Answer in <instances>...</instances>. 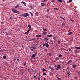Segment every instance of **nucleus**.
Wrapping results in <instances>:
<instances>
[{
  "mask_svg": "<svg viewBox=\"0 0 80 80\" xmlns=\"http://www.w3.org/2000/svg\"><path fill=\"white\" fill-rule=\"evenodd\" d=\"M11 10L12 12H14V13H18V14H19V13H20L18 11L15 10V9H14V8H12Z\"/></svg>",
  "mask_w": 80,
  "mask_h": 80,
  "instance_id": "1",
  "label": "nucleus"
},
{
  "mask_svg": "<svg viewBox=\"0 0 80 80\" xmlns=\"http://www.w3.org/2000/svg\"><path fill=\"white\" fill-rule=\"evenodd\" d=\"M30 49L31 51H33L35 49H37V48L35 47H30Z\"/></svg>",
  "mask_w": 80,
  "mask_h": 80,
  "instance_id": "2",
  "label": "nucleus"
},
{
  "mask_svg": "<svg viewBox=\"0 0 80 80\" xmlns=\"http://www.w3.org/2000/svg\"><path fill=\"white\" fill-rule=\"evenodd\" d=\"M57 68H56V70H59V69H60V67H61L60 66V65H58L57 66Z\"/></svg>",
  "mask_w": 80,
  "mask_h": 80,
  "instance_id": "3",
  "label": "nucleus"
},
{
  "mask_svg": "<svg viewBox=\"0 0 80 80\" xmlns=\"http://www.w3.org/2000/svg\"><path fill=\"white\" fill-rule=\"evenodd\" d=\"M28 16L29 17L30 16H29V14H28V13H25V15H24V17H27Z\"/></svg>",
  "mask_w": 80,
  "mask_h": 80,
  "instance_id": "4",
  "label": "nucleus"
},
{
  "mask_svg": "<svg viewBox=\"0 0 80 80\" xmlns=\"http://www.w3.org/2000/svg\"><path fill=\"white\" fill-rule=\"evenodd\" d=\"M28 27H29L28 30H29V31H30L31 30V28H32V27H31V26L29 24L28 25Z\"/></svg>",
  "mask_w": 80,
  "mask_h": 80,
  "instance_id": "5",
  "label": "nucleus"
},
{
  "mask_svg": "<svg viewBox=\"0 0 80 80\" xmlns=\"http://www.w3.org/2000/svg\"><path fill=\"white\" fill-rule=\"evenodd\" d=\"M36 56V54H34L32 55L31 57L32 58H35Z\"/></svg>",
  "mask_w": 80,
  "mask_h": 80,
  "instance_id": "6",
  "label": "nucleus"
},
{
  "mask_svg": "<svg viewBox=\"0 0 80 80\" xmlns=\"http://www.w3.org/2000/svg\"><path fill=\"white\" fill-rule=\"evenodd\" d=\"M72 60H70L67 63V64H69L70 63H72Z\"/></svg>",
  "mask_w": 80,
  "mask_h": 80,
  "instance_id": "7",
  "label": "nucleus"
},
{
  "mask_svg": "<svg viewBox=\"0 0 80 80\" xmlns=\"http://www.w3.org/2000/svg\"><path fill=\"white\" fill-rule=\"evenodd\" d=\"M36 37H41L42 35L40 34L37 35L36 36Z\"/></svg>",
  "mask_w": 80,
  "mask_h": 80,
  "instance_id": "8",
  "label": "nucleus"
},
{
  "mask_svg": "<svg viewBox=\"0 0 80 80\" xmlns=\"http://www.w3.org/2000/svg\"><path fill=\"white\" fill-rule=\"evenodd\" d=\"M43 35H46L47 34V32H45L43 31Z\"/></svg>",
  "mask_w": 80,
  "mask_h": 80,
  "instance_id": "9",
  "label": "nucleus"
},
{
  "mask_svg": "<svg viewBox=\"0 0 80 80\" xmlns=\"http://www.w3.org/2000/svg\"><path fill=\"white\" fill-rule=\"evenodd\" d=\"M72 67H73L74 68H76V67H77V65H75V64H73Z\"/></svg>",
  "mask_w": 80,
  "mask_h": 80,
  "instance_id": "10",
  "label": "nucleus"
},
{
  "mask_svg": "<svg viewBox=\"0 0 80 80\" xmlns=\"http://www.w3.org/2000/svg\"><path fill=\"white\" fill-rule=\"evenodd\" d=\"M48 40H49V38H45L44 41H48Z\"/></svg>",
  "mask_w": 80,
  "mask_h": 80,
  "instance_id": "11",
  "label": "nucleus"
},
{
  "mask_svg": "<svg viewBox=\"0 0 80 80\" xmlns=\"http://www.w3.org/2000/svg\"><path fill=\"white\" fill-rule=\"evenodd\" d=\"M45 46L46 47H48V46H49V45H48V43H45Z\"/></svg>",
  "mask_w": 80,
  "mask_h": 80,
  "instance_id": "12",
  "label": "nucleus"
},
{
  "mask_svg": "<svg viewBox=\"0 0 80 80\" xmlns=\"http://www.w3.org/2000/svg\"><path fill=\"white\" fill-rule=\"evenodd\" d=\"M41 6H42L44 7V6H45V4H44V3H43L42 2L41 3Z\"/></svg>",
  "mask_w": 80,
  "mask_h": 80,
  "instance_id": "13",
  "label": "nucleus"
},
{
  "mask_svg": "<svg viewBox=\"0 0 80 80\" xmlns=\"http://www.w3.org/2000/svg\"><path fill=\"white\" fill-rule=\"evenodd\" d=\"M30 31L29 30H28L25 33V34H28V33H29V31Z\"/></svg>",
  "mask_w": 80,
  "mask_h": 80,
  "instance_id": "14",
  "label": "nucleus"
},
{
  "mask_svg": "<svg viewBox=\"0 0 80 80\" xmlns=\"http://www.w3.org/2000/svg\"><path fill=\"white\" fill-rule=\"evenodd\" d=\"M72 32H70L68 33V35H72Z\"/></svg>",
  "mask_w": 80,
  "mask_h": 80,
  "instance_id": "15",
  "label": "nucleus"
},
{
  "mask_svg": "<svg viewBox=\"0 0 80 80\" xmlns=\"http://www.w3.org/2000/svg\"><path fill=\"white\" fill-rule=\"evenodd\" d=\"M20 16H21V17H25V13L22 14L21 15H20Z\"/></svg>",
  "mask_w": 80,
  "mask_h": 80,
  "instance_id": "16",
  "label": "nucleus"
},
{
  "mask_svg": "<svg viewBox=\"0 0 80 80\" xmlns=\"http://www.w3.org/2000/svg\"><path fill=\"white\" fill-rule=\"evenodd\" d=\"M75 48H76V49H80V47H75Z\"/></svg>",
  "mask_w": 80,
  "mask_h": 80,
  "instance_id": "17",
  "label": "nucleus"
},
{
  "mask_svg": "<svg viewBox=\"0 0 80 80\" xmlns=\"http://www.w3.org/2000/svg\"><path fill=\"white\" fill-rule=\"evenodd\" d=\"M56 60H59V58H58V57H56Z\"/></svg>",
  "mask_w": 80,
  "mask_h": 80,
  "instance_id": "18",
  "label": "nucleus"
},
{
  "mask_svg": "<svg viewBox=\"0 0 80 80\" xmlns=\"http://www.w3.org/2000/svg\"><path fill=\"white\" fill-rule=\"evenodd\" d=\"M70 73L69 74H68V78H69L70 77Z\"/></svg>",
  "mask_w": 80,
  "mask_h": 80,
  "instance_id": "19",
  "label": "nucleus"
},
{
  "mask_svg": "<svg viewBox=\"0 0 80 80\" xmlns=\"http://www.w3.org/2000/svg\"><path fill=\"white\" fill-rule=\"evenodd\" d=\"M48 37H52V35H48Z\"/></svg>",
  "mask_w": 80,
  "mask_h": 80,
  "instance_id": "20",
  "label": "nucleus"
},
{
  "mask_svg": "<svg viewBox=\"0 0 80 80\" xmlns=\"http://www.w3.org/2000/svg\"><path fill=\"white\" fill-rule=\"evenodd\" d=\"M3 58H4V59H5L6 58V56L5 55L3 56Z\"/></svg>",
  "mask_w": 80,
  "mask_h": 80,
  "instance_id": "21",
  "label": "nucleus"
},
{
  "mask_svg": "<svg viewBox=\"0 0 80 80\" xmlns=\"http://www.w3.org/2000/svg\"><path fill=\"white\" fill-rule=\"evenodd\" d=\"M42 71H45V72L46 71V69H45V68H43L42 69Z\"/></svg>",
  "mask_w": 80,
  "mask_h": 80,
  "instance_id": "22",
  "label": "nucleus"
},
{
  "mask_svg": "<svg viewBox=\"0 0 80 80\" xmlns=\"http://www.w3.org/2000/svg\"><path fill=\"white\" fill-rule=\"evenodd\" d=\"M58 57H59V58H61V57H62V54L59 55Z\"/></svg>",
  "mask_w": 80,
  "mask_h": 80,
  "instance_id": "23",
  "label": "nucleus"
},
{
  "mask_svg": "<svg viewBox=\"0 0 80 80\" xmlns=\"http://www.w3.org/2000/svg\"><path fill=\"white\" fill-rule=\"evenodd\" d=\"M10 19H13V17H12V16H11L10 17Z\"/></svg>",
  "mask_w": 80,
  "mask_h": 80,
  "instance_id": "24",
  "label": "nucleus"
},
{
  "mask_svg": "<svg viewBox=\"0 0 80 80\" xmlns=\"http://www.w3.org/2000/svg\"><path fill=\"white\" fill-rule=\"evenodd\" d=\"M67 74L68 75V74H70V71H68L67 72Z\"/></svg>",
  "mask_w": 80,
  "mask_h": 80,
  "instance_id": "25",
  "label": "nucleus"
},
{
  "mask_svg": "<svg viewBox=\"0 0 80 80\" xmlns=\"http://www.w3.org/2000/svg\"><path fill=\"white\" fill-rule=\"evenodd\" d=\"M18 7H19V6H18V5H17V6H15V8H18Z\"/></svg>",
  "mask_w": 80,
  "mask_h": 80,
  "instance_id": "26",
  "label": "nucleus"
},
{
  "mask_svg": "<svg viewBox=\"0 0 80 80\" xmlns=\"http://www.w3.org/2000/svg\"><path fill=\"white\" fill-rule=\"evenodd\" d=\"M29 13H30V14H31V15L32 16H33V13H32V12H29Z\"/></svg>",
  "mask_w": 80,
  "mask_h": 80,
  "instance_id": "27",
  "label": "nucleus"
},
{
  "mask_svg": "<svg viewBox=\"0 0 80 80\" xmlns=\"http://www.w3.org/2000/svg\"><path fill=\"white\" fill-rule=\"evenodd\" d=\"M34 79H37V78L36 77V76H35L34 77Z\"/></svg>",
  "mask_w": 80,
  "mask_h": 80,
  "instance_id": "28",
  "label": "nucleus"
},
{
  "mask_svg": "<svg viewBox=\"0 0 80 80\" xmlns=\"http://www.w3.org/2000/svg\"><path fill=\"white\" fill-rule=\"evenodd\" d=\"M54 10H58V9L56 8H54Z\"/></svg>",
  "mask_w": 80,
  "mask_h": 80,
  "instance_id": "29",
  "label": "nucleus"
},
{
  "mask_svg": "<svg viewBox=\"0 0 80 80\" xmlns=\"http://www.w3.org/2000/svg\"><path fill=\"white\" fill-rule=\"evenodd\" d=\"M59 2H62V0H58Z\"/></svg>",
  "mask_w": 80,
  "mask_h": 80,
  "instance_id": "30",
  "label": "nucleus"
},
{
  "mask_svg": "<svg viewBox=\"0 0 80 80\" xmlns=\"http://www.w3.org/2000/svg\"><path fill=\"white\" fill-rule=\"evenodd\" d=\"M36 15H38V12H37L36 13Z\"/></svg>",
  "mask_w": 80,
  "mask_h": 80,
  "instance_id": "31",
  "label": "nucleus"
},
{
  "mask_svg": "<svg viewBox=\"0 0 80 80\" xmlns=\"http://www.w3.org/2000/svg\"><path fill=\"white\" fill-rule=\"evenodd\" d=\"M60 43H61L60 41H58V44H60Z\"/></svg>",
  "mask_w": 80,
  "mask_h": 80,
  "instance_id": "32",
  "label": "nucleus"
},
{
  "mask_svg": "<svg viewBox=\"0 0 80 80\" xmlns=\"http://www.w3.org/2000/svg\"><path fill=\"white\" fill-rule=\"evenodd\" d=\"M43 30L44 31H45V32H47V29H43Z\"/></svg>",
  "mask_w": 80,
  "mask_h": 80,
  "instance_id": "33",
  "label": "nucleus"
},
{
  "mask_svg": "<svg viewBox=\"0 0 80 80\" xmlns=\"http://www.w3.org/2000/svg\"><path fill=\"white\" fill-rule=\"evenodd\" d=\"M26 63H27V62H25L23 64V65L24 66H25L26 65Z\"/></svg>",
  "mask_w": 80,
  "mask_h": 80,
  "instance_id": "34",
  "label": "nucleus"
},
{
  "mask_svg": "<svg viewBox=\"0 0 80 80\" xmlns=\"http://www.w3.org/2000/svg\"><path fill=\"white\" fill-rule=\"evenodd\" d=\"M43 75H47V73H43Z\"/></svg>",
  "mask_w": 80,
  "mask_h": 80,
  "instance_id": "35",
  "label": "nucleus"
},
{
  "mask_svg": "<svg viewBox=\"0 0 80 80\" xmlns=\"http://www.w3.org/2000/svg\"><path fill=\"white\" fill-rule=\"evenodd\" d=\"M53 39H54V40H56V37H53Z\"/></svg>",
  "mask_w": 80,
  "mask_h": 80,
  "instance_id": "36",
  "label": "nucleus"
},
{
  "mask_svg": "<svg viewBox=\"0 0 80 80\" xmlns=\"http://www.w3.org/2000/svg\"><path fill=\"white\" fill-rule=\"evenodd\" d=\"M50 42H53V41L52 40L50 39Z\"/></svg>",
  "mask_w": 80,
  "mask_h": 80,
  "instance_id": "37",
  "label": "nucleus"
},
{
  "mask_svg": "<svg viewBox=\"0 0 80 80\" xmlns=\"http://www.w3.org/2000/svg\"><path fill=\"white\" fill-rule=\"evenodd\" d=\"M25 3V2H23V1H22V2H21V3H23V4H24Z\"/></svg>",
  "mask_w": 80,
  "mask_h": 80,
  "instance_id": "38",
  "label": "nucleus"
},
{
  "mask_svg": "<svg viewBox=\"0 0 80 80\" xmlns=\"http://www.w3.org/2000/svg\"><path fill=\"white\" fill-rule=\"evenodd\" d=\"M24 5L26 6V5H27V4H26V3H24L23 4Z\"/></svg>",
  "mask_w": 80,
  "mask_h": 80,
  "instance_id": "39",
  "label": "nucleus"
},
{
  "mask_svg": "<svg viewBox=\"0 0 80 80\" xmlns=\"http://www.w3.org/2000/svg\"><path fill=\"white\" fill-rule=\"evenodd\" d=\"M50 69H51L52 70H54V69L53 68H50Z\"/></svg>",
  "mask_w": 80,
  "mask_h": 80,
  "instance_id": "40",
  "label": "nucleus"
},
{
  "mask_svg": "<svg viewBox=\"0 0 80 80\" xmlns=\"http://www.w3.org/2000/svg\"><path fill=\"white\" fill-rule=\"evenodd\" d=\"M57 78H58V80H61V78H59L58 77H57Z\"/></svg>",
  "mask_w": 80,
  "mask_h": 80,
  "instance_id": "41",
  "label": "nucleus"
},
{
  "mask_svg": "<svg viewBox=\"0 0 80 80\" xmlns=\"http://www.w3.org/2000/svg\"><path fill=\"white\" fill-rule=\"evenodd\" d=\"M69 2H72V0H69Z\"/></svg>",
  "mask_w": 80,
  "mask_h": 80,
  "instance_id": "42",
  "label": "nucleus"
},
{
  "mask_svg": "<svg viewBox=\"0 0 80 80\" xmlns=\"http://www.w3.org/2000/svg\"><path fill=\"white\" fill-rule=\"evenodd\" d=\"M47 11H48V12H49V11H50V9H48Z\"/></svg>",
  "mask_w": 80,
  "mask_h": 80,
  "instance_id": "43",
  "label": "nucleus"
},
{
  "mask_svg": "<svg viewBox=\"0 0 80 80\" xmlns=\"http://www.w3.org/2000/svg\"><path fill=\"white\" fill-rule=\"evenodd\" d=\"M62 19H63V20H64V21H65V20H66L65 19L63 18H62Z\"/></svg>",
  "mask_w": 80,
  "mask_h": 80,
  "instance_id": "44",
  "label": "nucleus"
},
{
  "mask_svg": "<svg viewBox=\"0 0 80 80\" xmlns=\"http://www.w3.org/2000/svg\"><path fill=\"white\" fill-rule=\"evenodd\" d=\"M71 21H72V22H73V20H72V19H70Z\"/></svg>",
  "mask_w": 80,
  "mask_h": 80,
  "instance_id": "45",
  "label": "nucleus"
},
{
  "mask_svg": "<svg viewBox=\"0 0 80 80\" xmlns=\"http://www.w3.org/2000/svg\"><path fill=\"white\" fill-rule=\"evenodd\" d=\"M68 50H69V51H70V50H71V49H70V48H69L68 49Z\"/></svg>",
  "mask_w": 80,
  "mask_h": 80,
  "instance_id": "46",
  "label": "nucleus"
},
{
  "mask_svg": "<svg viewBox=\"0 0 80 80\" xmlns=\"http://www.w3.org/2000/svg\"><path fill=\"white\" fill-rule=\"evenodd\" d=\"M75 53H77V50H75Z\"/></svg>",
  "mask_w": 80,
  "mask_h": 80,
  "instance_id": "47",
  "label": "nucleus"
},
{
  "mask_svg": "<svg viewBox=\"0 0 80 80\" xmlns=\"http://www.w3.org/2000/svg\"><path fill=\"white\" fill-rule=\"evenodd\" d=\"M44 50L46 51V52H47V49H44Z\"/></svg>",
  "mask_w": 80,
  "mask_h": 80,
  "instance_id": "48",
  "label": "nucleus"
},
{
  "mask_svg": "<svg viewBox=\"0 0 80 80\" xmlns=\"http://www.w3.org/2000/svg\"><path fill=\"white\" fill-rule=\"evenodd\" d=\"M17 61H19V59L18 58L17 59Z\"/></svg>",
  "mask_w": 80,
  "mask_h": 80,
  "instance_id": "49",
  "label": "nucleus"
},
{
  "mask_svg": "<svg viewBox=\"0 0 80 80\" xmlns=\"http://www.w3.org/2000/svg\"><path fill=\"white\" fill-rule=\"evenodd\" d=\"M60 18H62V19L63 18V17H61Z\"/></svg>",
  "mask_w": 80,
  "mask_h": 80,
  "instance_id": "50",
  "label": "nucleus"
},
{
  "mask_svg": "<svg viewBox=\"0 0 80 80\" xmlns=\"http://www.w3.org/2000/svg\"><path fill=\"white\" fill-rule=\"evenodd\" d=\"M41 75H39V77H38V78H40V77Z\"/></svg>",
  "mask_w": 80,
  "mask_h": 80,
  "instance_id": "51",
  "label": "nucleus"
},
{
  "mask_svg": "<svg viewBox=\"0 0 80 80\" xmlns=\"http://www.w3.org/2000/svg\"><path fill=\"white\" fill-rule=\"evenodd\" d=\"M45 44H43V47H45Z\"/></svg>",
  "mask_w": 80,
  "mask_h": 80,
  "instance_id": "52",
  "label": "nucleus"
},
{
  "mask_svg": "<svg viewBox=\"0 0 80 80\" xmlns=\"http://www.w3.org/2000/svg\"><path fill=\"white\" fill-rule=\"evenodd\" d=\"M51 55H52V54H49V56H51Z\"/></svg>",
  "mask_w": 80,
  "mask_h": 80,
  "instance_id": "53",
  "label": "nucleus"
},
{
  "mask_svg": "<svg viewBox=\"0 0 80 80\" xmlns=\"http://www.w3.org/2000/svg\"><path fill=\"white\" fill-rule=\"evenodd\" d=\"M1 23H2V24H3V22H1Z\"/></svg>",
  "mask_w": 80,
  "mask_h": 80,
  "instance_id": "54",
  "label": "nucleus"
},
{
  "mask_svg": "<svg viewBox=\"0 0 80 80\" xmlns=\"http://www.w3.org/2000/svg\"><path fill=\"white\" fill-rule=\"evenodd\" d=\"M39 39V38H37V40H38Z\"/></svg>",
  "mask_w": 80,
  "mask_h": 80,
  "instance_id": "55",
  "label": "nucleus"
},
{
  "mask_svg": "<svg viewBox=\"0 0 80 80\" xmlns=\"http://www.w3.org/2000/svg\"><path fill=\"white\" fill-rule=\"evenodd\" d=\"M52 2H54V0H52Z\"/></svg>",
  "mask_w": 80,
  "mask_h": 80,
  "instance_id": "56",
  "label": "nucleus"
},
{
  "mask_svg": "<svg viewBox=\"0 0 80 80\" xmlns=\"http://www.w3.org/2000/svg\"><path fill=\"white\" fill-rule=\"evenodd\" d=\"M40 80V79L38 78V80Z\"/></svg>",
  "mask_w": 80,
  "mask_h": 80,
  "instance_id": "57",
  "label": "nucleus"
},
{
  "mask_svg": "<svg viewBox=\"0 0 80 80\" xmlns=\"http://www.w3.org/2000/svg\"><path fill=\"white\" fill-rule=\"evenodd\" d=\"M75 79H77V78L76 77L74 78Z\"/></svg>",
  "mask_w": 80,
  "mask_h": 80,
  "instance_id": "58",
  "label": "nucleus"
},
{
  "mask_svg": "<svg viewBox=\"0 0 80 80\" xmlns=\"http://www.w3.org/2000/svg\"><path fill=\"white\" fill-rule=\"evenodd\" d=\"M49 68H51V66H50L49 67Z\"/></svg>",
  "mask_w": 80,
  "mask_h": 80,
  "instance_id": "59",
  "label": "nucleus"
},
{
  "mask_svg": "<svg viewBox=\"0 0 80 80\" xmlns=\"http://www.w3.org/2000/svg\"><path fill=\"white\" fill-rule=\"evenodd\" d=\"M6 35H8V33H6Z\"/></svg>",
  "mask_w": 80,
  "mask_h": 80,
  "instance_id": "60",
  "label": "nucleus"
},
{
  "mask_svg": "<svg viewBox=\"0 0 80 80\" xmlns=\"http://www.w3.org/2000/svg\"><path fill=\"white\" fill-rule=\"evenodd\" d=\"M44 80H46V79L45 78H44Z\"/></svg>",
  "mask_w": 80,
  "mask_h": 80,
  "instance_id": "61",
  "label": "nucleus"
},
{
  "mask_svg": "<svg viewBox=\"0 0 80 80\" xmlns=\"http://www.w3.org/2000/svg\"><path fill=\"white\" fill-rule=\"evenodd\" d=\"M67 68V69H69V67H68V68Z\"/></svg>",
  "mask_w": 80,
  "mask_h": 80,
  "instance_id": "62",
  "label": "nucleus"
},
{
  "mask_svg": "<svg viewBox=\"0 0 80 80\" xmlns=\"http://www.w3.org/2000/svg\"><path fill=\"white\" fill-rule=\"evenodd\" d=\"M78 74H80V73H79V72H78Z\"/></svg>",
  "mask_w": 80,
  "mask_h": 80,
  "instance_id": "63",
  "label": "nucleus"
},
{
  "mask_svg": "<svg viewBox=\"0 0 80 80\" xmlns=\"http://www.w3.org/2000/svg\"><path fill=\"white\" fill-rule=\"evenodd\" d=\"M62 63H65V62H62Z\"/></svg>",
  "mask_w": 80,
  "mask_h": 80,
  "instance_id": "64",
  "label": "nucleus"
}]
</instances>
